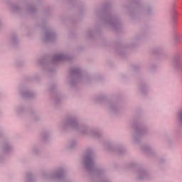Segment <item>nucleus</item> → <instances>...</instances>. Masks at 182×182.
<instances>
[{"label": "nucleus", "instance_id": "1", "mask_svg": "<svg viewBox=\"0 0 182 182\" xmlns=\"http://www.w3.org/2000/svg\"><path fill=\"white\" fill-rule=\"evenodd\" d=\"M178 119L179 121L182 122V111L178 113Z\"/></svg>", "mask_w": 182, "mask_h": 182}]
</instances>
